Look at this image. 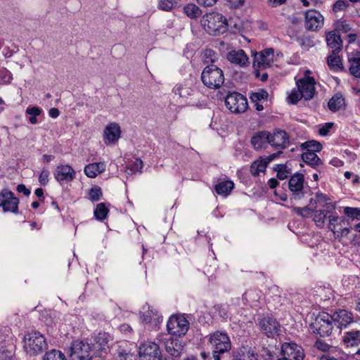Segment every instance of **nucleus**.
Listing matches in <instances>:
<instances>
[{"label":"nucleus","instance_id":"19","mask_svg":"<svg viewBox=\"0 0 360 360\" xmlns=\"http://www.w3.org/2000/svg\"><path fill=\"white\" fill-rule=\"evenodd\" d=\"M121 128L117 122L109 123L104 129V142L107 145L115 144L120 138Z\"/></svg>","mask_w":360,"mask_h":360},{"label":"nucleus","instance_id":"62","mask_svg":"<svg viewBox=\"0 0 360 360\" xmlns=\"http://www.w3.org/2000/svg\"><path fill=\"white\" fill-rule=\"evenodd\" d=\"M287 0H268L272 7L281 6L286 2Z\"/></svg>","mask_w":360,"mask_h":360},{"label":"nucleus","instance_id":"2","mask_svg":"<svg viewBox=\"0 0 360 360\" xmlns=\"http://www.w3.org/2000/svg\"><path fill=\"white\" fill-rule=\"evenodd\" d=\"M200 22L205 30L213 36L224 34L228 29L226 18L218 12L205 13Z\"/></svg>","mask_w":360,"mask_h":360},{"label":"nucleus","instance_id":"37","mask_svg":"<svg viewBox=\"0 0 360 360\" xmlns=\"http://www.w3.org/2000/svg\"><path fill=\"white\" fill-rule=\"evenodd\" d=\"M43 360H67L65 354L57 349H51L46 352Z\"/></svg>","mask_w":360,"mask_h":360},{"label":"nucleus","instance_id":"11","mask_svg":"<svg viewBox=\"0 0 360 360\" xmlns=\"http://www.w3.org/2000/svg\"><path fill=\"white\" fill-rule=\"evenodd\" d=\"M19 200L14 196V193L8 189H3L0 192V207L4 212H10L17 213L18 210Z\"/></svg>","mask_w":360,"mask_h":360},{"label":"nucleus","instance_id":"17","mask_svg":"<svg viewBox=\"0 0 360 360\" xmlns=\"http://www.w3.org/2000/svg\"><path fill=\"white\" fill-rule=\"evenodd\" d=\"M289 143V137L283 130H278L274 134L269 133V144L276 150L282 151L287 148Z\"/></svg>","mask_w":360,"mask_h":360},{"label":"nucleus","instance_id":"27","mask_svg":"<svg viewBox=\"0 0 360 360\" xmlns=\"http://www.w3.org/2000/svg\"><path fill=\"white\" fill-rule=\"evenodd\" d=\"M345 105V98L340 94H335L328 103V107L332 112L340 110Z\"/></svg>","mask_w":360,"mask_h":360},{"label":"nucleus","instance_id":"32","mask_svg":"<svg viewBox=\"0 0 360 360\" xmlns=\"http://www.w3.org/2000/svg\"><path fill=\"white\" fill-rule=\"evenodd\" d=\"M300 146L302 150H305V152L316 153L317 152H320L322 150L321 143L315 140L305 141L304 143H302Z\"/></svg>","mask_w":360,"mask_h":360},{"label":"nucleus","instance_id":"1","mask_svg":"<svg viewBox=\"0 0 360 360\" xmlns=\"http://www.w3.org/2000/svg\"><path fill=\"white\" fill-rule=\"evenodd\" d=\"M315 79L309 76H304L296 82L297 89H293L288 96V102L296 104L302 98L311 100L315 93Z\"/></svg>","mask_w":360,"mask_h":360},{"label":"nucleus","instance_id":"9","mask_svg":"<svg viewBox=\"0 0 360 360\" xmlns=\"http://www.w3.org/2000/svg\"><path fill=\"white\" fill-rule=\"evenodd\" d=\"M209 342L215 352H226L230 350L231 347L228 335L219 331L210 335Z\"/></svg>","mask_w":360,"mask_h":360},{"label":"nucleus","instance_id":"39","mask_svg":"<svg viewBox=\"0 0 360 360\" xmlns=\"http://www.w3.org/2000/svg\"><path fill=\"white\" fill-rule=\"evenodd\" d=\"M328 229L334 233H335V229L338 226L341 228L342 224H345V219H340L338 216L328 215Z\"/></svg>","mask_w":360,"mask_h":360},{"label":"nucleus","instance_id":"23","mask_svg":"<svg viewBox=\"0 0 360 360\" xmlns=\"http://www.w3.org/2000/svg\"><path fill=\"white\" fill-rule=\"evenodd\" d=\"M227 59L232 63L240 67L247 66L249 64L248 57L242 49L231 51L227 55Z\"/></svg>","mask_w":360,"mask_h":360},{"label":"nucleus","instance_id":"38","mask_svg":"<svg viewBox=\"0 0 360 360\" xmlns=\"http://www.w3.org/2000/svg\"><path fill=\"white\" fill-rule=\"evenodd\" d=\"M89 199L91 202H98L99 201L103 196V192L101 187L98 186H94L91 187L89 191Z\"/></svg>","mask_w":360,"mask_h":360},{"label":"nucleus","instance_id":"21","mask_svg":"<svg viewBox=\"0 0 360 360\" xmlns=\"http://www.w3.org/2000/svg\"><path fill=\"white\" fill-rule=\"evenodd\" d=\"M250 142L256 150L265 148L269 142V132L266 131L256 132L252 136Z\"/></svg>","mask_w":360,"mask_h":360},{"label":"nucleus","instance_id":"57","mask_svg":"<svg viewBox=\"0 0 360 360\" xmlns=\"http://www.w3.org/2000/svg\"><path fill=\"white\" fill-rule=\"evenodd\" d=\"M143 167V162L141 159H136L134 164L131 166V170L135 172H141Z\"/></svg>","mask_w":360,"mask_h":360},{"label":"nucleus","instance_id":"53","mask_svg":"<svg viewBox=\"0 0 360 360\" xmlns=\"http://www.w3.org/2000/svg\"><path fill=\"white\" fill-rule=\"evenodd\" d=\"M50 172L47 169H43L39 176V182L41 186H46L49 183Z\"/></svg>","mask_w":360,"mask_h":360},{"label":"nucleus","instance_id":"52","mask_svg":"<svg viewBox=\"0 0 360 360\" xmlns=\"http://www.w3.org/2000/svg\"><path fill=\"white\" fill-rule=\"evenodd\" d=\"M349 5L348 1L345 0H338L333 4V10L335 13L344 11L349 6Z\"/></svg>","mask_w":360,"mask_h":360},{"label":"nucleus","instance_id":"8","mask_svg":"<svg viewBox=\"0 0 360 360\" xmlns=\"http://www.w3.org/2000/svg\"><path fill=\"white\" fill-rule=\"evenodd\" d=\"M91 345L82 340H75L69 349L70 360H86L91 356Z\"/></svg>","mask_w":360,"mask_h":360},{"label":"nucleus","instance_id":"3","mask_svg":"<svg viewBox=\"0 0 360 360\" xmlns=\"http://www.w3.org/2000/svg\"><path fill=\"white\" fill-rule=\"evenodd\" d=\"M201 80L210 89H219L224 82V72L214 64L207 65L202 72Z\"/></svg>","mask_w":360,"mask_h":360},{"label":"nucleus","instance_id":"14","mask_svg":"<svg viewBox=\"0 0 360 360\" xmlns=\"http://www.w3.org/2000/svg\"><path fill=\"white\" fill-rule=\"evenodd\" d=\"M304 17V25L307 30L316 31L323 25V16L316 10L307 11Z\"/></svg>","mask_w":360,"mask_h":360},{"label":"nucleus","instance_id":"43","mask_svg":"<svg viewBox=\"0 0 360 360\" xmlns=\"http://www.w3.org/2000/svg\"><path fill=\"white\" fill-rule=\"evenodd\" d=\"M41 109L39 107H30L26 110V113L30 115L29 121L31 124H35L38 122L37 117L41 113Z\"/></svg>","mask_w":360,"mask_h":360},{"label":"nucleus","instance_id":"6","mask_svg":"<svg viewBox=\"0 0 360 360\" xmlns=\"http://www.w3.org/2000/svg\"><path fill=\"white\" fill-rule=\"evenodd\" d=\"M226 108L234 113L244 112L248 106L246 98L238 92H232L225 99Z\"/></svg>","mask_w":360,"mask_h":360},{"label":"nucleus","instance_id":"25","mask_svg":"<svg viewBox=\"0 0 360 360\" xmlns=\"http://www.w3.org/2000/svg\"><path fill=\"white\" fill-rule=\"evenodd\" d=\"M141 319L144 323H154L155 324L160 322L162 319V316H160L155 309H150L149 307L148 310L142 313Z\"/></svg>","mask_w":360,"mask_h":360},{"label":"nucleus","instance_id":"63","mask_svg":"<svg viewBox=\"0 0 360 360\" xmlns=\"http://www.w3.org/2000/svg\"><path fill=\"white\" fill-rule=\"evenodd\" d=\"M49 113L51 117L56 118L59 115V110H58V109H57L56 108H52L50 109Z\"/></svg>","mask_w":360,"mask_h":360},{"label":"nucleus","instance_id":"12","mask_svg":"<svg viewBox=\"0 0 360 360\" xmlns=\"http://www.w3.org/2000/svg\"><path fill=\"white\" fill-rule=\"evenodd\" d=\"M304 176L300 173H296L290 177L288 181V187L292 192L291 200H300L304 198Z\"/></svg>","mask_w":360,"mask_h":360},{"label":"nucleus","instance_id":"60","mask_svg":"<svg viewBox=\"0 0 360 360\" xmlns=\"http://www.w3.org/2000/svg\"><path fill=\"white\" fill-rule=\"evenodd\" d=\"M282 153V151L278 150V152L277 153H273V154H271L269 155H268L264 160V161L268 165L269 162H271L273 160H274L276 157H278L281 153Z\"/></svg>","mask_w":360,"mask_h":360},{"label":"nucleus","instance_id":"28","mask_svg":"<svg viewBox=\"0 0 360 360\" xmlns=\"http://www.w3.org/2000/svg\"><path fill=\"white\" fill-rule=\"evenodd\" d=\"M183 11L191 19H196L202 14V10L193 3L186 4L183 8Z\"/></svg>","mask_w":360,"mask_h":360},{"label":"nucleus","instance_id":"33","mask_svg":"<svg viewBox=\"0 0 360 360\" xmlns=\"http://www.w3.org/2000/svg\"><path fill=\"white\" fill-rule=\"evenodd\" d=\"M274 169L277 172V178L281 180L287 179L291 174V171L288 168L287 164L276 165Z\"/></svg>","mask_w":360,"mask_h":360},{"label":"nucleus","instance_id":"26","mask_svg":"<svg viewBox=\"0 0 360 360\" xmlns=\"http://www.w3.org/2000/svg\"><path fill=\"white\" fill-rule=\"evenodd\" d=\"M343 342L347 347L358 345L360 343V331L352 330L347 332L343 337Z\"/></svg>","mask_w":360,"mask_h":360},{"label":"nucleus","instance_id":"30","mask_svg":"<svg viewBox=\"0 0 360 360\" xmlns=\"http://www.w3.org/2000/svg\"><path fill=\"white\" fill-rule=\"evenodd\" d=\"M234 188L231 181H224L215 185L214 189L218 195H228Z\"/></svg>","mask_w":360,"mask_h":360},{"label":"nucleus","instance_id":"35","mask_svg":"<svg viewBox=\"0 0 360 360\" xmlns=\"http://www.w3.org/2000/svg\"><path fill=\"white\" fill-rule=\"evenodd\" d=\"M313 220L319 227H323L325 224L328 212L323 210H315L313 211Z\"/></svg>","mask_w":360,"mask_h":360},{"label":"nucleus","instance_id":"42","mask_svg":"<svg viewBox=\"0 0 360 360\" xmlns=\"http://www.w3.org/2000/svg\"><path fill=\"white\" fill-rule=\"evenodd\" d=\"M316 202L321 204V205L326 209L334 207L330 202V199L322 193L318 192L316 193Z\"/></svg>","mask_w":360,"mask_h":360},{"label":"nucleus","instance_id":"15","mask_svg":"<svg viewBox=\"0 0 360 360\" xmlns=\"http://www.w3.org/2000/svg\"><path fill=\"white\" fill-rule=\"evenodd\" d=\"M283 358L290 360H303L304 354L303 349L295 343H284L281 347Z\"/></svg>","mask_w":360,"mask_h":360},{"label":"nucleus","instance_id":"20","mask_svg":"<svg viewBox=\"0 0 360 360\" xmlns=\"http://www.w3.org/2000/svg\"><path fill=\"white\" fill-rule=\"evenodd\" d=\"M333 322L337 325L338 328H345L353 322V315L350 311L345 309H341L336 311L332 316Z\"/></svg>","mask_w":360,"mask_h":360},{"label":"nucleus","instance_id":"13","mask_svg":"<svg viewBox=\"0 0 360 360\" xmlns=\"http://www.w3.org/2000/svg\"><path fill=\"white\" fill-rule=\"evenodd\" d=\"M274 51L272 48L266 49L259 53H253L254 68L266 69L269 68L274 60Z\"/></svg>","mask_w":360,"mask_h":360},{"label":"nucleus","instance_id":"56","mask_svg":"<svg viewBox=\"0 0 360 360\" xmlns=\"http://www.w3.org/2000/svg\"><path fill=\"white\" fill-rule=\"evenodd\" d=\"M314 347L321 351L326 352L329 349L330 345L323 340H318L314 344Z\"/></svg>","mask_w":360,"mask_h":360},{"label":"nucleus","instance_id":"47","mask_svg":"<svg viewBox=\"0 0 360 360\" xmlns=\"http://www.w3.org/2000/svg\"><path fill=\"white\" fill-rule=\"evenodd\" d=\"M216 53L212 49H206L203 53V63L212 64L215 61Z\"/></svg>","mask_w":360,"mask_h":360},{"label":"nucleus","instance_id":"48","mask_svg":"<svg viewBox=\"0 0 360 360\" xmlns=\"http://www.w3.org/2000/svg\"><path fill=\"white\" fill-rule=\"evenodd\" d=\"M336 28L338 31L347 33L352 30V25L345 20H339L336 22Z\"/></svg>","mask_w":360,"mask_h":360},{"label":"nucleus","instance_id":"18","mask_svg":"<svg viewBox=\"0 0 360 360\" xmlns=\"http://www.w3.org/2000/svg\"><path fill=\"white\" fill-rule=\"evenodd\" d=\"M54 177L60 184L70 182L75 178V171L68 165H60L55 169Z\"/></svg>","mask_w":360,"mask_h":360},{"label":"nucleus","instance_id":"5","mask_svg":"<svg viewBox=\"0 0 360 360\" xmlns=\"http://www.w3.org/2000/svg\"><path fill=\"white\" fill-rule=\"evenodd\" d=\"M333 320L332 316L326 312H321L310 324L313 332L321 337L329 336L333 330Z\"/></svg>","mask_w":360,"mask_h":360},{"label":"nucleus","instance_id":"41","mask_svg":"<svg viewBox=\"0 0 360 360\" xmlns=\"http://www.w3.org/2000/svg\"><path fill=\"white\" fill-rule=\"evenodd\" d=\"M95 342L96 346L98 348V349L105 350L108 342V335L105 333H98V335L96 337Z\"/></svg>","mask_w":360,"mask_h":360},{"label":"nucleus","instance_id":"36","mask_svg":"<svg viewBox=\"0 0 360 360\" xmlns=\"http://www.w3.org/2000/svg\"><path fill=\"white\" fill-rule=\"evenodd\" d=\"M267 164L264 160H257L255 161L250 167V172L254 176H257L260 172L265 171Z\"/></svg>","mask_w":360,"mask_h":360},{"label":"nucleus","instance_id":"16","mask_svg":"<svg viewBox=\"0 0 360 360\" xmlns=\"http://www.w3.org/2000/svg\"><path fill=\"white\" fill-rule=\"evenodd\" d=\"M258 325L268 337H274L278 334L280 325L273 317L265 316L259 319Z\"/></svg>","mask_w":360,"mask_h":360},{"label":"nucleus","instance_id":"58","mask_svg":"<svg viewBox=\"0 0 360 360\" xmlns=\"http://www.w3.org/2000/svg\"><path fill=\"white\" fill-rule=\"evenodd\" d=\"M16 189L18 192L22 193L25 196H29L30 195V191L27 188L24 184L18 185Z\"/></svg>","mask_w":360,"mask_h":360},{"label":"nucleus","instance_id":"34","mask_svg":"<svg viewBox=\"0 0 360 360\" xmlns=\"http://www.w3.org/2000/svg\"><path fill=\"white\" fill-rule=\"evenodd\" d=\"M108 212L109 210L105 204L104 202H100L96 205L94 211V214L97 220L103 221L107 217Z\"/></svg>","mask_w":360,"mask_h":360},{"label":"nucleus","instance_id":"64","mask_svg":"<svg viewBox=\"0 0 360 360\" xmlns=\"http://www.w3.org/2000/svg\"><path fill=\"white\" fill-rule=\"evenodd\" d=\"M278 182L277 181V179H274V178H271L268 181V185L271 188H274L277 186Z\"/></svg>","mask_w":360,"mask_h":360},{"label":"nucleus","instance_id":"59","mask_svg":"<svg viewBox=\"0 0 360 360\" xmlns=\"http://www.w3.org/2000/svg\"><path fill=\"white\" fill-rule=\"evenodd\" d=\"M11 353L7 350H0V360H11Z\"/></svg>","mask_w":360,"mask_h":360},{"label":"nucleus","instance_id":"46","mask_svg":"<svg viewBox=\"0 0 360 360\" xmlns=\"http://www.w3.org/2000/svg\"><path fill=\"white\" fill-rule=\"evenodd\" d=\"M344 213L352 219L360 220V208L346 207Z\"/></svg>","mask_w":360,"mask_h":360},{"label":"nucleus","instance_id":"7","mask_svg":"<svg viewBox=\"0 0 360 360\" xmlns=\"http://www.w3.org/2000/svg\"><path fill=\"white\" fill-rule=\"evenodd\" d=\"M189 323L184 316H172L167 324L168 333L178 337L184 335L187 333Z\"/></svg>","mask_w":360,"mask_h":360},{"label":"nucleus","instance_id":"31","mask_svg":"<svg viewBox=\"0 0 360 360\" xmlns=\"http://www.w3.org/2000/svg\"><path fill=\"white\" fill-rule=\"evenodd\" d=\"M338 53H332L328 56L327 63L331 70L337 71L342 69V63L340 57L337 55Z\"/></svg>","mask_w":360,"mask_h":360},{"label":"nucleus","instance_id":"4","mask_svg":"<svg viewBox=\"0 0 360 360\" xmlns=\"http://www.w3.org/2000/svg\"><path fill=\"white\" fill-rule=\"evenodd\" d=\"M46 346V339L39 332L32 331L25 335L24 349L30 355L42 353Z\"/></svg>","mask_w":360,"mask_h":360},{"label":"nucleus","instance_id":"10","mask_svg":"<svg viewBox=\"0 0 360 360\" xmlns=\"http://www.w3.org/2000/svg\"><path fill=\"white\" fill-rule=\"evenodd\" d=\"M139 356L141 360H162V353L158 344L146 342L139 347Z\"/></svg>","mask_w":360,"mask_h":360},{"label":"nucleus","instance_id":"54","mask_svg":"<svg viewBox=\"0 0 360 360\" xmlns=\"http://www.w3.org/2000/svg\"><path fill=\"white\" fill-rule=\"evenodd\" d=\"M333 126V123L332 122H327L323 126H322L319 130V134L322 136H326L328 134L330 130Z\"/></svg>","mask_w":360,"mask_h":360},{"label":"nucleus","instance_id":"49","mask_svg":"<svg viewBox=\"0 0 360 360\" xmlns=\"http://www.w3.org/2000/svg\"><path fill=\"white\" fill-rule=\"evenodd\" d=\"M165 349L166 351L171 355L174 357H177L180 355V350L179 348H175L174 345L173 340H171L170 342H167L165 345Z\"/></svg>","mask_w":360,"mask_h":360},{"label":"nucleus","instance_id":"55","mask_svg":"<svg viewBox=\"0 0 360 360\" xmlns=\"http://www.w3.org/2000/svg\"><path fill=\"white\" fill-rule=\"evenodd\" d=\"M219 0H195L196 3L202 7H212L217 4Z\"/></svg>","mask_w":360,"mask_h":360},{"label":"nucleus","instance_id":"40","mask_svg":"<svg viewBox=\"0 0 360 360\" xmlns=\"http://www.w3.org/2000/svg\"><path fill=\"white\" fill-rule=\"evenodd\" d=\"M350 73L356 77L360 78V58H352L349 59Z\"/></svg>","mask_w":360,"mask_h":360},{"label":"nucleus","instance_id":"50","mask_svg":"<svg viewBox=\"0 0 360 360\" xmlns=\"http://www.w3.org/2000/svg\"><path fill=\"white\" fill-rule=\"evenodd\" d=\"M293 210L298 214L302 216L304 218H308L311 213L313 212V210L309 207H293Z\"/></svg>","mask_w":360,"mask_h":360},{"label":"nucleus","instance_id":"51","mask_svg":"<svg viewBox=\"0 0 360 360\" xmlns=\"http://www.w3.org/2000/svg\"><path fill=\"white\" fill-rule=\"evenodd\" d=\"M268 93L264 90H261L259 92L252 93L250 96V99L253 103H257L262 99L267 100Z\"/></svg>","mask_w":360,"mask_h":360},{"label":"nucleus","instance_id":"29","mask_svg":"<svg viewBox=\"0 0 360 360\" xmlns=\"http://www.w3.org/2000/svg\"><path fill=\"white\" fill-rule=\"evenodd\" d=\"M302 159L305 163L314 168L323 164L322 160L315 153L304 152L302 154Z\"/></svg>","mask_w":360,"mask_h":360},{"label":"nucleus","instance_id":"22","mask_svg":"<svg viewBox=\"0 0 360 360\" xmlns=\"http://www.w3.org/2000/svg\"><path fill=\"white\" fill-rule=\"evenodd\" d=\"M328 46L331 49L332 53H338L342 47V41L340 35L336 31H331L326 35Z\"/></svg>","mask_w":360,"mask_h":360},{"label":"nucleus","instance_id":"24","mask_svg":"<svg viewBox=\"0 0 360 360\" xmlns=\"http://www.w3.org/2000/svg\"><path fill=\"white\" fill-rule=\"evenodd\" d=\"M105 170V164L104 162L89 164L84 167V172L89 178H95L98 174H101Z\"/></svg>","mask_w":360,"mask_h":360},{"label":"nucleus","instance_id":"44","mask_svg":"<svg viewBox=\"0 0 360 360\" xmlns=\"http://www.w3.org/2000/svg\"><path fill=\"white\" fill-rule=\"evenodd\" d=\"M177 2L175 0H159L158 7L164 11H170L175 8Z\"/></svg>","mask_w":360,"mask_h":360},{"label":"nucleus","instance_id":"61","mask_svg":"<svg viewBox=\"0 0 360 360\" xmlns=\"http://www.w3.org/2000/svg\"><path fill=\"white\" fill-rule=\"evenodd\" d=\"M229 1L231 7L235 8L242 6L245 3L244 0H229Z\"/></svg>","mask_w":360,"mask_h":360},{"label":"nucleus","instance_id":"45","mask_svg":"<svg viewBox=\"0 0 360 360\" xmlns=\"http://www.w3.org/2000/svg\"><path fill=\"white\" fill-rule=\"evenodd\" d=\"M13 79L12 73L6 68L0 69V84H10Z\"/></svg>","mask_w":360,"mask_h":360}]
</instances>
